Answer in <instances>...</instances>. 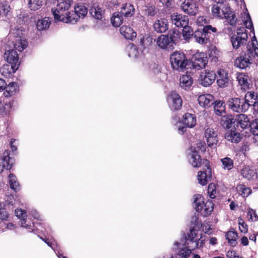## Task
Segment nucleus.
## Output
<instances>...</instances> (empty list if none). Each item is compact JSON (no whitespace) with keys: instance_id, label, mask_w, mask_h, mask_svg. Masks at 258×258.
<instances>
[{"instance_id":"1","label":"nucleus","mask_w":258,"mask_h":258,"mask_svg":"<svg viewBox=\"0 0 258 258\" xmlns=\"http://www.w3.org/2000/svg\"><path fill=\"white\" fill-rule=\"evenodd\" d=\"M27 214L25 210L22 209H16L15 213L16 216L20 219L19 223L21 227L25 228L29 232H33L35 231H40L41 232H45L40 223H35L31 218L42 220L41 217L39 213L35 209H31L29 211Z\"/></svg>"},{"instance_id":"2","label":"nucleus","mask_w":258,"mask_h":258,"mask_svg":"<svg viewBox=\"0 0 258 258\" xmlns=\"http://www.w3.org/2000/svg\"><path fill=\"white\" fill-rule=\"evenodd\" d=\"M197 236L198 231L194 227H192L179 241H175L174 245L183 247L185 249H189L191 252L196 248L202 247L205 243V239H203L202 236L198 238Z\"/></svg>"},{"instance_id":"3","label":"nucleus","mask_w":258,"mask_h":258,"mask_svg":"<svg viewBox=\"0 0 258 258\" xmlns=\"http://www.w3.org/2000/svg\"><path fill=\"white\" fill-rule=\"evenodd\" d=\"M73 3L72 0H58L56 7L51 9L54 20L68 23L71 13L68 10Z\"/></svg>"},{"instance_id":"4","label":"nucleus","mask_w":258,"mask_h":258,"mask_svg":"<svg viewBox=\"0 0 258 258\" xmlns=\"http://www.w3.org/2000/svg\"><path fill=\"white\" fill-rule=\"evenodd\" d=\"M212 12L214 17L226 19L231 26H235L236 24L237 19L235 13L231 11L229 7L214 5Z\"/></svg>"},{"instance_id":"5","label":"nucleus","mask_w":258,"mask_h":258,"mask_svg":"<svg viewBox=\"0 0 258 258\" xmlns=\"http://www.w3.org/2000/svg\"><path fill=\"white\" fill-rule=\"evenodd\" d=\"M194 204L196 211L204 217L210 215L213 210L214 204L212 201L207 200L205 202L203 197L200 195H195L194 196Z\"/></svg>"},{"instance_id":"6","label":"nucleus","mask_w":258,"mask_h":258,"mask_svg":"<svg viewBox=\"0 0 258 258\" xmlns=\"http://www.w3.org/2000/svg\"><path fill=\"white\" fill-rule=\"evenodd\" d=\"M206 150L205 146L202 142H199L197 146H191L189 149L188 161L194 167H198L201 165V158L199 151L204 152Z\"/></svg>"},{"instance_id":"7","label":"nucleus","mask_w":258,"mask_h":258,"mask_svg":"<svg viewBox=\"0 0 258 258\" xmlns=\"http://www.w3.org/2000/svg\"><path fill=\"white\" fill-rule=\"evenodd\" d=\"M171 66L174 70L181 71L184 69L188 63L185 54L180 51H175L170 55Z\"/></svg>"},{"instance_id":"8","label":"nucleus","mask_w":258,"mask_h":258,"mask_svg":"<svg viewBox=\"0 0 258 258\" xmlns=\"http://www.w3.org/2000/svg\"><path fill=\"white\" fill-rule=\"evenodd\" d=\"M243 21L245 27L247 29H251V32L253 33L254 36L252 38V43L251 45L252 47L248 49L250 53H251L253 56H258V47H257L254 41H255L257 43L256 37L254 35V30L253 26V24L250 18L249 14L248 13L244 12L242 15Z\"/></svg>"},{"instance_id":"9","label":"nucleus","mask_w":258,"mask_h":258,"mask_svg":"<svg viewBox=\"0 0 258 258\" xmlns=\"http://www.w3.org/2000/svg\"><path fill=\"white\" fill-rule=\"evenodd\" d=\"M179 7L184 13L189 16H196L199 11L198 4L195 0H181Z\"/></svg>"},{"instance_id":"10","label":"nucleus","mask_w":258,"mask_h":258,"mask_svg":"<svg viewBox=\"0 0 258 258\" xmlns=\"http://www.w3.org/2000/svg\"><path fill=\"white\" fill-rule=\"evenodd\" d=\"M228 105L234 112H242L248 110V105L244 102L243 99L232 98L228 101Z\"/></svg>"},{"instance_id":"11","label":"nucleus","mask_w":258,"mask_h":258,"mask_svg":"<svg viewBox=\"0 0 258 258\" xmlns=\"http://www.w3.org/2000/svg\"><path fill=\"white\" fill-rule=\"evenodd\" d=\"M167 102L172 110H177L181 108L182 101L180 95L175 91H171L167 97Z\"/></svg>"},{"instance_id":"12","label":"nucleus","mask_w":258,"mask_h":258,"mask_svg":"<svg viewBox=\"0 0 258 258\" xmlns=\"http://www.w3.org/2000/svg\"><path fill=\"white\" fill-rule=\"evenodd\" d=\"M74 13L71 14L68 23H75L79 19L83 18L88 13V9L84 5L78 4L74 8Z\"/></svg>"},{"instance_id":"13","label":"nucleus","mask_w":258,"mask_h":258,"mask_svg":"<svg viewBox=\"0 0 258 258\" xmlns=\"http://www.w3.org/2000/svg\"><path fill=\"white\" fill-rule=\"evenodd\" d=\"M215 79L216 74L214 72L206 70L201 73L199 81L204 87H208L214 82Z\"/></svg>"},{"instance_id":"14","label":"nucleus","mask_w":258,"mask_h":258,"mask_svg":"<svg viewBox=\"0 0 258 258\" xmlns=\"http://www.w3.org/2000/svg\"><path fill=\"white\" fill-rule=\"evenodd\" d=\"M157 46L161 49L171 50L174 48L173 38L168 35H161L157 39Z\"/></svg>"},{"instance_id":"15","label":"nucleus","mask_w":258,"mask_h":258,"mask_svg":"<svg viewBox=\"0 0 258 258\" xmlns=\"http://www.w3.org/2000/svg\"><path fill=\"white\" fill-rule=\"evenodd\" d=\"M194 60L192 66L197 70H200L206 67L208 62V58L204 52H198L192 57Z\"/></svg>"},{"instance_id":"16","label":"nucleus","mask_w":258,"mask_h":258,"mask_svg":"<svg viewBox=\"0 0 258 258\" xmlns=\"http://www.w3.org/2000/svg\"><path fill=\"white\" fill-rule=\"evenodd\" d=\"M205 137L209 147L215 148L218 143L217 133L212 127H208L205 132Z\"/></svg>"},{"instance_id":"17","label":"nucleus","mask_w":258,"mask_h":258,"mask_svg":"<svg viewBox=\"0 0 258 258\" xmlns=\"http://www.w3.org/2000/svg\"><path fill=\"white\" fill-rule=\"evenodd\" d=\"M217 84L220 88L226 87L231 83L228 72L224 69H219L217 71Z\"/></svg>"},{"instance_id":"18","label":"nucleus","mask_w":258,"mask_h":258,"mask_svg":"<svg viewBox=\"0 0 258 258\" xmlns=\"http://www.w3.org/2000/svg\"><path fill=\"white\" fill-rule=\"evenodd\" d=\"M172 23L177 27H183L188 25L189 19L187 16L177 13L170 16Z\"/></svg>"},{"instance_id":"19","label":"nucleus","mask_w":258,"mask_h":258,"mask_svg":"<svg viewBox=\"0 0 258 258\" xmlns=\"http://www.w3.org/2000/svg\"><path fill=\"white\" fill-rule=\"evenodd\" d=\"M4 57L8 62L14 65V69H16L20 64L19 60V56L16 50L11 49L6 51L4 53Z\"/></svg>"},{"instance_id":"20","label":"nucleus","mask_w":258,"mask_h":258,"mask_svg":"<svg viewBox=\"0 0 258 258\" xmlns=\"http://www.w3.org/2000/svg\"><path fill=\"white\" fill-rule=\"evenodd\" d=\"M252 63V59L249 54H244L237 58L235 66L241 69H245Z\"/></svg>"},{"instance_id":"21","label":"nucleus","mask_w":258,"mask_h":258,"mask_svg":"<svg viewBox=\"0 0 258 258\" xmlns=\"http://www.w3.org/2000/svg\"><path fill=\"white\" fill-rule=\"evenodd\" d=\"M247 39V34H242V36L233 35L231 38V41L233 47L234 49H238L241 46L246 44Z\"/></svg>"},{"instance_id":"22","label":"nucleus","mask_w":258,"mask_h":258,"mask_svg":"<svg viewBox=\"0 0 258 258\" xmlns=\"http://www.w3.org/2000/svg\"><path fill=\"white\" fill-rule=\"evenodd\" d=\"M212 177L211 169L208 167L206 171H200L198 174V182L202 185H205Z\"/></svg>"},{"instance_id":"23","label":"nucleus","mask_w":258,"mask_h":258,"mask_svg":"<svg viewBox=\"0 0 258 258\" xmlns=\"http://www.w3.org/2000/svg\"><path fill=\"white\" fill-rule=\"evenodd\" d=\"M192 84L193 79L190 75L185 74L180 77L179 85L182 89L188 90L190 89Z\"/></svg>"},{"instance_id":"24","label":"nucleus","mask_w":258,"mask_h":258,"mask_svg":"<svg viewBox=\"0 0 258 258\" xmlns=\"http://www.w3.org/2000/svg\"><path fill=\"white\" fill-rule=\"evenodd\" d=\"M236 79L242 89L245 91L250 88V81L247 75L242 73H238Z\"/></svg>"},{"instance_id":"25","label":"nucleus","mask_w":258,"mask_h":258,"mask_svg":"<svg viewBox=\"0 0 258 258\" xmlns=\"http://www.w3.org/2000/svg\"><path fill=\"white\" fill-rule=\"evenodd\" d=\"M199 104L205 108H208L213 104L214 97L209 94L200 95L198 99Z\"/></svg>"},{"instance_id":"26","label":"nucleus","mask_w":258,"mask_h":258,"mask_svg":"<svg viewBox=\"0 0 258 258\" xmlns=\"http://www.w3.org/2000/svg\"><path fill=\"white\" fill-rule=\"evenodd\" d=\"M9 155V152L8 151H5L3 153V157L0 158V173L3 171L4 168L7 170L11 168L12 164L10 163Z\"/></svg>"},{"instance_id":"27","label":"nucleus","mask_w":258,"mask_h":258,"mask_svg":"<svg viewBox=\"0 0 258 258\" xmlns=\"http://www.w3.org/2000/svg\"><path fill=\"white\" fill-rule=\"evenodd\" d=\"M120 34L126 39L133 40L137 36L136 32L133 29L127 26L123 25L120 28Z\"/></svg>"},{"instance_id":"28","label":"nucleus","mask_w":258,"mask_h":258,"mask_svg":"<svg viewBox=\"0 0 258 258\" xmlns=\"http://www.w3.org/2000/svg\"><path fill=\"white\" fill-rule=\"evenodd\" d=\"M236 126L237 128L241 127L242 129L247 128L249 126L250 122L248 117L244 114L237 115L236 119Z\"/></svg>"},{"instance_id":"29","label":"nucleus","mask_w":258,"mask_h":258,"mask_svg":"<svg viewBox=\"0 0 258 258\" xmlns=\"http://www.w3.org/2000/svg\"><path fill=\"white\" fill-rule=\"evenodd\" d=\"M153 28L155 31L158 33H164L168 29L167 21L165 19H160L156 20L154 24Z\"/></svg>"},{"instance_id":"30","label":"nucleus","mask_w":258,"mask_h":258,"mask_svg":"<svg viewBox=\"0 0 258 258\" xmlns=\"http://www.w3.org/2000/svg\"><path fill=\"white\" fill-rule=\"evenodd\" d=\"M258 100V96L253 91H248L244 96V102L248 105V109L250 106H253L255 102Z\"/></svg>"},{"instance_id":"31","label":"nucleus","mask_w":258,"mask_h":258,"mask_svg":"<svg viewBox=\"0 0 258 258\" xmlns=\"http://www.w3.org/2000/svg\"><path fill=\"white\" fill-rule=\"evenodd\" d=\"M91 16L97 20H101L104 14V10L98 5H94L90 10Z\"/></svg>"},{"instance_id":"32","label":"nucleus","mask_w":258,"mask_h":258,"mask_svg":"<svg viewBox=\"0 0 258 258\" xmlns=\"http://www.w3.org/2000/svg\"><path fill=\"white\" fill-rule=\"evenodd\" d=\"M194 37L196 42L201 44H206L209 41L208 36L203 30L196 31Z\"/></svg>"},{"instance_id":"33","label":"nucleus","mask_w":258,"mask_h":258,"mask_svg":"<svg viewBox=\"0 0 258 258\" xmlns=\"http://www.w3.org/2000/svg\"><path fill=\"white\" fill-rule=\"evenodd\" d=\"M173 249L178 250V252L172 255L170 258H188L191 254L190 249H185L183 247L176 246L174 245Z\"/></svg>"},{"instance_id":"34","label":"nucleus","mask_w":258,"mask_h":258,"mask_svg":"<svg viewBox=\"0 0 258 258\" xmlns=\"http://www.w3.org/2000/svg\"><path fill=\"white\" fill-rule=\"evenodd\" d=\"M183 122L186 127H193L196 124V118L195 115L186 113L183 116Z\"/></svg>"},{"instance_id":"35","label":"nucleus","mask_w":258,"mask_h":258,"mask_svg":"<svg viewBox=\"0 0 258 258\" xmlns=\"http://www.w3.org/2000/svg\"><path fill=\"white\" fill-rule=\"evenodd\" d=\"M225 138L231 142L238 143L241 140V137L240 134L235 130L229 131L225 134Z\"/></svg>"},{"instance_id":"36","label":"nucleus","mask_w":258,"mask_h":258,"mask_svg":"<svg viewBox=\"0 0 258 258\" xmlns=\"http://www.w3.org/2000/svg\"><path fill=\"white\" fill-rule=\"evenodd\" d=\"M13 42L15 49L20 52L23 51L28 45V42L23 38H16Z\"/></svg>"},{"instance_id":"37","label":"nucleus","mask_w":258,"mask_h":258,"mask_svg":"<svg viewBox=\"0 0 258 258\" xmlns=\"http://www.w3.org/2000/svg\"><path fill=\"white\" fill-rule=\"evenodd\" d=\"M18 90L17 84L15 82H11L7 86L4 92L5 97H10L16 93Z\"/></svg>"},{"instance_id":"38","label":"nucleus","mask_w":258,"mask_h":258,"mask_svg":"<svg viewBox=\"0 0 258 258\" xmlns=\"http://www.w3.org/2000/svg\"><path fill=\"white\" fill-rule=\"evenodd\" d=\"M135 10L133 5L131 4H123L121 7L120 13L125 17H131L134 14Z\"/></svg>"},{"instance_id":"39","label":"nucleus","mask_w":258,"mask_h":258,"mask_svg":"<svg viewBox=\"0 0 258 258\" xmlns=\"http://www.w3.org/2000/svg\"><path fill=\"white\" fill-rule=\"evenodd\" d=\"M10 217L9 209L6 207V205L0 202V222L9 220Z\"/></svg>"},{"instance_id":"40","label":"nucleus","mask_w":258,"mask_h":258,"mask_svg":"<svg viewBox=\"0 0 258 258\" xmlns=\"http://www.w3.org/2000/svg\"><path fill=\"white\" fill-rule=\"evenodd\" d=\"M126 50L128 52V56L133 59L138 58L140 54V52L137 47L133 43H130L127 45Z\"/></svg>"},{"instance_id":"41","label":"nucleus","mask_w":258,"mask_h":258,"mask_svg":"<svg viewBox=\"0 0 258 258\" xmlns=\"http://www.w3.org/2000/svg\"><path fill=\"white\" fill-rule=\"evenodd\" d=\"M18 68L19 67H17L16 69H14V65H10L8 64H4L1 68L0 72L4 77H9L11 74L15 73Z\"/></svg>"},{"instance_id":"42","label":"nucleus","mask_w":258,"mask_h":258,"mask_svg":"<svg viewBox=\"0 0 258 258\" xmlns=\"http://www.w3.org/2000/svg\"><path fill=\"white\" fill-rule=\"evenodd\" d=\"M50 22L51 21L48 17H45L42 19L38 20L36 24L37 29L39 31L47 29L50 26Z\"/></svg>"},{"instance_id":"43","label":"nucleus","mask_w":258,"mask_h":258,"mask_svg":"<svg viewBox=\"0 0 258 258\" xmlns=\"http://www.w3.org/2000/svg\"><path fill=\"white\" fill-rule=\"evenodd\" d=\"M235 120L229 116H223L220 120L221 125L224 128H229L233 124H235Z\"/></svg>"},{"instance_id":"44","label":"nucleus","mask_w":258,"mask_h":258,"mask_svg":"<svg viewBox=\"0 0 258 258\" xmlns=\"http://www.w3.org/2000/svg\"><path fill=\"white\" fill-rule=\"evenodd\" d=\"M242 176L248 180H251L254 178L256 176V172L253 169L249 168L248 167L243 168L241 171Z\"/></svg>"},{"instance_id":"45","label":"nucleus","mask_w":258,"mask_h":258,"mask_svg":"<svg viewBox=\"0 0 258 258\" xmlns=\"http://www.w3.org/2000/svg\"><path fill=\"white\" fill-rule=\"evenodd\" d=\"M214 110L215 114L217 115L222 116L225 113V106L224 102L221 101H216L214 106Z\"/></svg>"},{"instance_id":"46","label":"nucleus","mask_w":258,"mask_h":258,"mask_svg":"<svg viewBox=\"0 0 258 258\" xmlns=\"http://www.w3.org/2000/svg\"><path fill=\"white\" fill-rule=\"evenodd\" d=\"M9 183L11 188L15 191L20 189V185L17 180V177L13 173H10L9 175Z\"/></svg>"},{"instance_id":"47","label":"nucleus","mask_w":258,"mask_h":258,"mask_svg":"<svg viewBox=\"0 0 258 258\" xmlns=\"http://www.w3.org/2000/svg\"><path fill=\"white\" fill-rule=\"evenodd\" d=\"M237 193L243 198L248 197L251 192L250 188L246 187L244 184L238 185L236 187Z\"/></svg>"},{"instance_id":"48","label":"nucleus","mask_w":258,"mask_h":258,"mask_svg":"<svg viewBox=\"0 0 258 258\" xmlns=\"http://www.w3.org/2000/svg\"><path fill=\"white\" fill-rule=\"evenodd\" d=\"M122 16L120 12H115L111 19L112 25L114 27H119L122 23Z\"/></svg>"},{"instance_id":"49","label":"nucleus","mask_w":258,"mask_h":258,"mask_svg":"<svg viewBox=\"0 0 258 258\" xmlns=\"http://www.w3.org/2000/svg\"><path fill=\"white\" fill-rule=\"evenodd\" d=\"M237 237V233L234 231H229L226 234V238L229 244L232 246H235L236 245Z\"/></svg>"},{"instance_id":"50","label":"nucleus","mask_w":258,"mask_h":258,"mask_svg":"<svg viewBox=\"0 0 258 258\" xmlns=\"http://www.w3.org/2000/svg\"><path fill=\"white\" fill-rule=\"evenodd\" d=\"M154 41V39L152 36L149 35H146L141 39L140 44L145 48L151 45Z\"/></svg>"},{"instance_id":"51","label":"nucleus","mask_w":258,"mask_h":258,"mask_svg":"<svg viewBox=\"0 0 258 258\" xmlns=\"http://www.w3.org/2000/svg\"><path fill=\"white\" fill-rule=\"evenodd\" d=\"M42 5V0H29L28 2V7L31 11H36L40 9Z\"/></svg>"},{"instance_id":"52","label":"nucleus","mask_w":258,"mask_h":258,"mask_svg":"<svg viewBox=\"0 0 258 258\" xmlns=\"http://www.w3.org/2000/svg\"><path fill=\"white\" fill-rule=\"evenodd\" d=\"M182 28V35L184 39H189L191 36H194L193 30L190 26L187 25L186 26H183Z\"/></svg>"},{"instance_id":"53","label":"nucleus","mask_w":258,"mask_h":258,"mask_svg":"<svg viewBox=\"0 0 258 258\" xmlns=\"http://www.w3.org/2000/svg\"><path fill=\"white\" fill-rule=\"evenodd\" d=\"M223 168L225 170H230L233 167V162L232 159L228 157H225L221 159Z\"/></svg>"},{"instance_id":"54","label":"nucleus","mask_w":258,"mask_h":258,"mask_svg":"<svg viewBox=\"0 0 258 258\" xmlns=\"http://www.w3.org/2000/svg\"><path fill=\"white\" fill-rule=\"evenodd\" d=\"M11 8L6 3H0V16H7L10 12Z\"/></svg>"},{"instance_id":"55","label":"nucleus","mask_w":258,"mask_h":258,"mask_svg":"<svg viewBox=\"0 0 258 258\" xmlns=\"http://www.w3.org/2000/svg\"><path fill=\"white\" fill-rule=\"evenodd\" d=\"M208 193L209 197L213 199H214L217 194L216 187L215 184L211 183L208 185Z\"/></svg>"},{"instance_id":"56","label":"nucleus","mask_w":258,"mask_h":258,"mask_svg":"<svg viewBox=\"0 0 258 258\" xmlns=\"http://www.w3.org/2000/svg\"><path fill=\"white\" fill-rule=\"evenodd\" d=\"M10 35H13L14 37H15V39L16 38H22L21 35H23V31L22 30L17 26L14 28V29H11L10 31Z\"/></svg>"},{"instance_id":"57","label":"nucleus","mask_w":258,"mask_h":258,"mask_svg":"<svg viewBox=\"0 0 258 258\" xmlns=\"http://www.w3.org/2000/svg\"><path fill=\"white\" fill-rule=\"evenodd\" d=\"M2 203L9 209L10 206H13L15 203L14 196L11 194L7 195L5 198V202Z\"/></svg>"},{"instance_id":"58","label":"nucleus","mask_w":258,"mask_h":258,"mask_svg":"<svg viewBox=\"0 0 258 258\" xmlns=\"http://www.w3.org/2000/svg\"><path fill=\"white\" fill-rule=\"evenodd\" d=\"M250 131L254 135V137L258 135V119H255L250 123L249 126Z\"/></svg>"},{"instance_id":"59","label":"nucleus","mask_w":258,"mask_h":258,"mask_svg":"<svg viewBox=\"0 0 258 258\" xmlns=\"http://www.w3.org/2000/svg\"><path fill=\"white\" fill-rule=\"evenodd\" d=\"M238 225L240 231L242 233H246L247 231V227L242 219L240 218H238Z\"/></svg>"},{"instance_id":"60","label":"nucleus","mask_w":258,"mask_h":258,"mask_svg":"<svg viewBox=\"0 0 258 258\" xmlns=\"http://www.w3.org/2000/svg\"><path fill=\"white\" fill-rule=\"evenodd\" d=\"M247 216L252 221H256L258 220V216L256 215L254 210L250 209L247 212Z\"/></svg>"},{"instance_id":"61","label":"nucleus","mask_w":258,"mask_h":258,"mask_svg":"<svg viewBox=\"0 0 258 258\" xmlns=\"http://www.w3.org/2000/svg\"><path fill=\"white\" fill-rule=\"evenodd\" d=\"M203 30L208 35V34L210 33L211 31L214 33L216 32L217 31V29L215 27H213L211 25H207L204 27Z\"/></svg>"},{"instance_id":"62","label":"nucleus","mask_w":258,"mask_h":258,"mask_svg":"<svg viewBox=\"0 0 258 258\" xmlns=\"http://www.w3.org/2000/svg\"><path fill=\"white\" fill-rule=\"evenodd\" d=\"M40 239L44 241L48 246L50 247L52 249H53L56 254L57 253V251H59L54 247V243L53 242H50L48 240V239H45L42 237H40Z\"/></svg>"},{"instance_id":"63","label":"nucleus","mask_w":258,"mask_h":258,"mask_svg":"<svg viewBox=\"0 0 258 258\" xmlns=\"http://www.w3.org/2000/svg\"><path fill=\"white\" fill-rule=\"evenodd\" d=\"M226 256L228 258H242L237 255L234 250H228L226 253Z\"/></svg>"},{"instance_id":"64","label":"nucleus","mask_w":258,"mask_h":258,"mask_svg":"<svg viewBox=\"0 0 258 258\" xmlns=\"http://www.w3.org/2000/svg\"><path fill=\"white\" fill-rule=\"evenodd\" d=\"M202 231L205 233L210 234L212 233V229L209 225H202L201 226Z\"/></svg>"}]
</instances>
